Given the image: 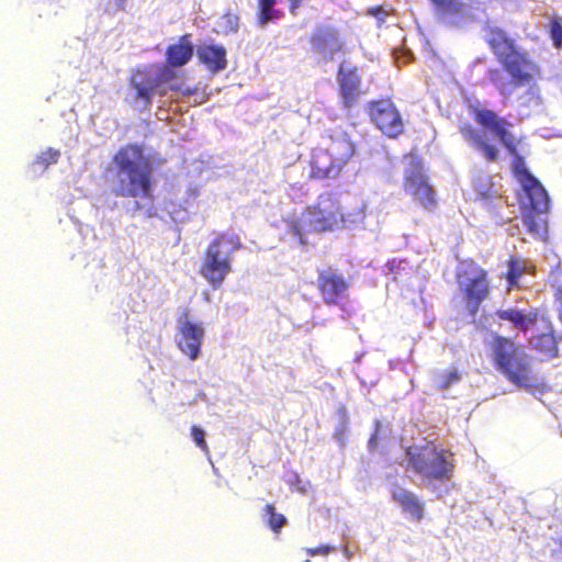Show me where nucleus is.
Listing matches in <instances>:
<instances>
[{
  "mask_svg": "<svg viewBox=\"0 0 562 562\" xmlns=\"http://www.w3.org/2000/svg\"><path fill=\"white\" fill-rule=\"evenodd\" d=\"M482 31L486 45L501 66L488 68L486 78L503 98H510L518 88L535 83L542 77L541 66L518 47L506 30L486 23Z\"/></svg>",
  "mask_w": 562,
  "mask_h": 562,
  "instance_id": "obj_1",
  "label": "nucleus"
},
{
  "mask_svg": "<svg viewBox=\"0 0 562 562\" xmlns=\"http://www.w3.org/2000/svg\"><path fill=\"white\" fill-rule=\"evenodd\" d=\"M105 179L116 198L148 203L155 200L154 162L142 144L121 146L112 157V167L105 169Z\"/></svg>",
  "mask_w": 562,
  "mask_h": 562,
  "instance_id": "obj_2",
  "label": "nucleus"
},
{
  "mask_svg": "<svg viewBox=\"0 0 562 562\" xmlns=\"http://www.w3.org/2000/svg\"><path fill=\"white\" fill-rule=\"evenodd\" d=\"M407 468L426 484L447 483L456 471L454 454L440 448L435 441L408 446L405 449Z\"/></svg>",
  "mask_w": 562,
  "mask_h": 562,
  "instance_id": "obj_3",
  "label": "nucleus"
},
{
  "mask_svg": "<svg viewBox=\"0 0 562 562\" xmlns=\"http://www.w3.org/2000/svg\"><path fill=\"white\" fill-rule=\"evenodd\" d=\"M356 154V144L346 132L330 136L326 147L310 153L307 177L314 181L338 178Z\"/></svg>",
  "mask_w": 562,
  "mask_h": 562,
  "instance_id": "obj_4",
  "label": "nucleus"
},
{
  "mask_svg": "<svg viewBox=\"0 0 562 562\" xmlns=\"http://www.w3.org/2000/svg\"><path fill=\"white\" fill-rule=\"evenodd\" d=\"M241 248V239L234 233H220L209 243L198 272L213 290L224 284L233 271L234 255Z\"/></svg>",
  "mask_w": 562,
  "mask_h": 562,
  "instance_id": "obj_5",
  "label": "nucleus"
},
{
  "mask_svg": "<svg viewBox=\"0 0 562 562\" xmlns=\"http://www.w3.org/2000/svg\"><path fill=\"white\" fill-rule=\"evenodd\" d=\"M492 349L496 369L509 382L525 389L535 385L528 356L513 339L497 335L493 338Z\"/></svg>",
  "mask_w": 562,
  "mask_h": 562,
  "instance_id": "obj_6",
  "label": "nucleus"
},
{
  "mask_svg": "<svg viewBox=\"0 0 562 562\" xmlns=\"http://www.w3.org/2000/svg\"><path fill=\"white\" fill-rule=\"evenodd\" d=\"M472 115L474 121L483 128H486L495 134L508 155L513 157L512 168L515 178L520 184L527 182L529 179L535 178L526 167L525 159L518 153L519 140L509 131L512 123L505 117L486 108H473Z\"/></svg>",
  "mask_w": 562,
  "mask_h": 562,
  "instance_id": "obj_7",
  "label": "nucleus"
},
{
  "mask_svg": "<svg viewBox=\"0 0 562 562\" xmlns=\"http://www.w3.org/2000/svg\"><path fill=\"white\" fill-rule=\"evenodd\" d=\"M456 282L467 314L475 317L491 294L487 271L474 260H464L457 268Z\"/></svg>",
  "mask_w": 562,
  "mask_h": 562,
  "instance_id": "obj_8",
  "label": "nucleus"
},
{
  "mask_svg": "<svg viewBox=\"0 0 562 562\" xmlns=\"http://www.w3.org/2000/svg\"><path fill=\"white\" fill-rule=\"evenodd\" d=\"M520 186L522 193L519 196V203L527 231L538 236L546 235L548 223L542 215L550 211V198L547 190L536 177Z\"/></svg>",
  "mask_w": 562,
  "mask_h": 562,
  "instance_id": "obj_9",
  "label": "nucleus"
},
{
  "mask_svg": "<svg viewBox=\"0 0 562 562\" xmlns=\"http://www.w3.org/2000/svg\"><path fill=\"white\" fill-rule=\"evenodd\" d=\"M303 215L306 216L308 232L317 234L342 229L349 221L333 193L319 195L315 204L305 207Z\"/></svg>",
  "mask_w": 562,
  "mask_h": 562,
  "instance_id": "obj_10",
  "label": "nucleus"
},
{
  "mask_svg": "<svg viewBox=\"0 0 562 562\" xmlns=\"http://www.w3.org/2000/svg\"><path fill=\"white\" fill-rule=\"evenodd\" d=\"M403 187L406 193L426 211L437 207L436 191L429 183L419 161H412L404 172Z\"/></svg>",
  "mask_w": 562,
  "mask_h": 562,
  "instance_id": "obj_11",
  "label": "nucleus"
},
{
  "mask_svg": "<svg viewBox=\"0 0 562 562\" xmlns=\"http://www.w3.org/2000/svg\"><path fill=\"white\" fill-rule=\"evenodd\" d=\"M154 66L136 68L130 76L128 85L132 89L131 101L140 104L142 110H148L156 93L164 97L166 89H159Z\"/></svg>",
  "mask_w": 562,
  "mask_h": 562,
  "instance_id": "obj_12",
  "label": "nucleus"
},
{
  "mask_svg": "<svg viewBox=\"0 0 562 562\" xmlns=\"http://www.w3.org/2000/svg\"><path fill=\"white\" fill-rule=\"evenodd\" d=\"M369 115L376 127L387 137H397L404 130L401 114L390 100L371 101Z\"/></svg>",
  "mask_w": 562,
  "mask_h": 562,
  "instance_id": "obj_13",
  "label": "nucleus"
},
{
  "mask_svg": "<svg viewBox=\"0 0 562 562\" xmlns=\"http://www.w3.org/2000/svg\"><path fill=\"white\" fill-rule=\"evenodd\" d=\"M316 286L326 305H337L347 297L350 283L333 268L317 270Z\"/></svg>",
  "mask_w": 562,
  "mask_h": 562,
  "instance_id": "obj_14",
  "label": "nucleus"
},
{
  "mask_svg": "<svg viewBox=\"0 0 562 562\" xmlns=\"http://www.w3.org/2000/svg\"><path fill=\"white\" fill-rule=\"evenodd\" d=\"M310 45L313 53L324 60H333L335 55L345 52V44L339 31L331 25L317 26L310 35Z\"/></svg>",
  "mask_w": 562,
  "mask_h": 562,
  "instance_id": "obj_15",
  "label": "nucleus"
},
{
  "mask_svg": "<svg viewBox=\"0 0 562 562\" xmlns=\"http://www.w3.org/2000/svg\"><path fill=\"white\" fill-rule=\"evenodd\" d=\"M204 338V328L200 324L192 323L184 314V319L179 324L178 347L190 360H195L201 352V345Z\"/></svg>",
  "mask_w": 562,
  "mask_h": 562,
  "instance_id": "obj_16",
  "label": "nucleus"
},
{
  "mask_svg": "<svg viewBox=\"0 0 562 562\" xmlns=\"http://www.w3.org/2000/svg\"><path fill=\"white\" fill-rule=\"evenodd\" d=\"M337 81L344 108L353 106L361 94V76L356 66L341 64L337 72Z\"/></svg>",
  "mask_w": 562,
  "mask_h": 562,
  "instance_id": "obj_17",
  "label": "nucleus"
},
{
  "mask_svg": "<svg viewBox=\"0 0 562 562\" xmlns=\"http://www.w3.org/2000/svg\"><path fill=\"white\" fill-rule=\"evenodd\" d=\"M196 57L205 68L217 74L227 67L226 48L217 44H203L198 47Z\"/></svg>",
  "mask_w": 562,
  "mask_h": 562,
  "instance_id": "obj_18",
  "label": "nucleus"
},
{
  "mask_svg": "<svg viewBox=\"0 0 562 562\" xmlns=\"http://www.w3.org/2000/svg\"><path fill=\"white\" fill-rule=\"evenodd\" d=\"M459 132L467 143L483 154L486 161L494 162L498 159V148L495 145L486 142L481 133L470 123L461 124L459 126Z\"/></svg>",
  "mask_w": 562,
  "mask_h": 562,
  "instance_id": "obj_19",
  "label": "nucleus"
},
{
  "mask_svg": "<svg viewBox=\"0 0 562 562\" xmlns=\"http://www.w3.org/2000/svg\"><path fill=\"white\" fill-rule=\"evenodd\" d=\"M194 53L191 35L180 36L177 43L171 44L166 49V63L171 67H183L187 65Z\"/></svg>",
  "mask_w": 562,
  "mask_h": 562,
  "instance_id": "obj_20",
  "label": "nucleus"
},
{
  "mask_svg": "<svg viewBox=\"0 0 562 562\" xmlns=\"http://www.w3.org/2000/svg\"><path fill=\"white\" fill-rule=\"evenodd\" d=\"M495 315L501 321H507L513 324L515 328L526 333L531 326L536 325L539 318L537 310H531L528 313H524L518 308H501L495 312Z\"/></svg>",
  "mask_w": 562,
  "mask_h": 562,
  "instance_id": "obj_21",
  "label": "nucleus"
},
{
  "mask_svg": "<svg viewBox=\"0 0 562 562\" xmlns=\"http://www.w3.org/2000/svg\"><path fill=\"white\" fill-rule=\"evenodd\" d=\"M173 68L175 67L169 66L167 63L166 65L159 66V70L156 72L159 89H162V85L168 83L171 91L180 92L183 95L194 94V88L183 85L184 75L177 72Z\"/></svg>",
  "mask_w": 562,
  "mask_h": 562,
  "instance_id": "obj_22",
  "label": "nucleus"
},
{
  "mask_svg": "<svg viewBox=\"0 0 562 562\" xmlns=\"http://www.w3.org/2000/svg\"><path fill=\"white\" fill-rule=\"evenodd\" d=\"M392 498L402 507L405 513L409 514L414 519H423L424 503L414 492L405 488H396L392 492Z\"/></svg>",
  "mask_w": 562,
  "mask_h": 562,
  "instance_id": "obj_23",
  "label": "nucleus"
},
{
  "mask_svg": "<svg viewBox=\"0 0 562 562\" xmlns=\"http://www.w3.org/2000/svg\"><path fill=\"white\" fill-rule=\"evenodd\" d=\"M530 345L544 359H552L559 356L558 341L551 328L547 333L532 336Z\"/></svg>",
  "mask_w": 562,
  "mask_h": 562,
  "instance_id": "obj_24",
  "label": "nucleus"
},
{
  "mask_svg": "<svg viewBox=\"0 0 562 562\" xmlns=\"http://www.w3.org/2000/svg\"><path fill=\"white\" fill-rule=\"evenodd\" d=\"M438 14L445 18L461 16L465 11V3L461 0H429Z\"/></svg>",
  "mask_w": 562,
  "mask_h": 562,
  "instance_id": "obj_25",
  "label": "nucleus"
},
{
  "mask_svg": "<svg viewBox=\"0 0 562 562\" xmlns=\"http://www.w3.org/2000/svg\"><path fill=\"white\" fill-rule=\"evenodd\" d=\"M277 0H258V23L261 26L267 25L273 20L283 16V12L274 9Z\"/></svg>",
  "mask_w": 562,
  "mask_h": 562,
  "instance_id": "obj_26",
  "label": "nucleus"
},
{
  "mask_svg": "<svg viewBox=\"0 0 562 562\" xmlns=\"http://www.w3.org/2000/svg\"><path fill=\"white\" fill-rule=\"evenodd\" d=\"M265 521L274 532L280 533L281 529L288 524V519L283 514L277 513L274 505L267 504L263 509Z\"/></svg>",
  "mask_w": 562,
  "mask_h": 562,
  "instance_id": "obj_27",
  "label": "nucleus"
},
{
  "mask_svg": "<svg viewBox=\"0 0 562 562\" xmlns=\"http://www.w3.org/2000/svg\"><path fill=\"white\" fill-rule=\"evenodd\" d=\"M59 158L60 151L49 147L36 156L32 167L37 168L40 171H45L49 166L57 164Z\"/></svg>",
  "mask_w": 562,
  "mask_h": 562,
  "instance_id": "obj_28",
  "label": "nucleus"
},
{
  "mask_svg": "<svg viewBox=\"0 0 562 562\" xmlns=\"http://www.w3.org/2000/svg\"><path fill=\"white\" fill-rule=\"evenodd\" d=\"M461 381V374L458 370H450L443 373H439L435 378V386L438 391H446L452 385H456Z\"/></svg>",
  "mask_w": 562,
  "mask_h": 562,
  "instance_id": "obj_29",
  "label": "nucleus"
},
{
  "mask_svg": "<svg viewBox=\"0 0 562 562\" xmlns=\"http://www.w3.org/2000/svg\"><path fill=\"white\" fill-rule=\"evenodd\" d=\"M218 27L224 34H234L237 33L239 29V16L237 13L226 12L224 13L220 21Z\"/></svg>",
  "mask_w": 562,
  "mask_h": 562,
  "instance_id": "obj_30",
  "label": "nucleus"
},
{
  "mask_svg": "<svg viewBox=\"0 0 562 562\" xmlns=\"http://www.w3.org/2000/svg\"><path fill=\"white\" fill-rule=\"evenodd\" d=\"M549 35L554 48L562 47V18L554 16L549 22Z\"/></svg>",
  "mask_w": 562,
  "mask_h": 562,
  "instance_id": "obj_31",
  "label": "nucleus"
},
{
  "mask_svg": "<svg viewBox=\"0 0 562 562\" xmlns=\"http://www.w3.org/2000/svg\"><path fill=\"white\" fill-rule=\"evenodd\" d=\"M508 270L506 272V280L508 282V289H512L513 286L518 284V280L521 276V269L518 263V260L514 257H510V259L507 261Z\"/></svg>",
  "mask_w": 562,
  "mask_h": 562,
  "instance_id": "obj_32",
  "label": "nucleus"
},
{
  "mask_svg": "<svg viewBox=\"0 0 562 562\" xmlns=\"http://www.w3.org/2000/svg\"><path fill=\"white\" fill-rule=\"evenodd\" d=\"M191 436L193 441L196 443L199 448H201V450H203L204 452H209V446L205 440V432L203 431L202 428L193 425L191 427Z\"/></svg>",
  "mask_w": 562,
  "mask_h": 562,
  "instance_id": "obj_33",
  "label": "nucleus"
},
{
  "mask_svg": "<svg viewBox=\"0 0 562 562\" xmlns=\"http://www.w3.org/2000/svg\"><path fill=\"white\" fill-rule=\"evenodd\" d=\"M290 232L299 240L300 245H307L305 233L300 222L292 221L290 224Z\"/></svg>",
  "mask_w": 562,
  "mask_h": 562,
  "instance_id": "obj_34",
  "label": "nucleus"
},
{
  "mask_svg": "<svg viewBox=\"0 0 562 562\" xmlns=\"http://www.w3.org/2000/svg\"><path fill=\"white\" fill-rule=\"evenodd\" d=\"M335 551V548L331 547V546H327V544H322V546H318L316 548H310L307 549V553L312 557L314 555H318V554H322V555H326L330 552H334Z\"/></svg>",
  "mask_w": 562,
  "mask_h": 562,
  "instance_id": "obj_35",
  "label": "nucleus"
},
{
  "mask_svg": "<svg viewBox=\"0 0 562 562\" xmlns=\"http://www.w3.org/2000/svg\"><path fill=\"white\" fill-rule=\"evenodd\" d=\"M554 299L559 304L558 307V318L562 323V285L558 286L554 292Z\"/></svg>",
  "mask_w": 562,
  "mask_h": 562,
  "instance_id": "obj_36",
  "label": "nucleus"
},
{
  "mask_svg": "<svg viewBox=\"0 0 562 562\" xmlns=\"http://www.w3.org/2000/svg\"><path fill=\"white\" fill-rule=\"evenodd\" d=\"M368 14L375 16V18H383L387 13L382 5H375V7L368 9Z\"/></svg>",
  "mask_w": 562,
  "mask_h": 562,
  "instance_id": "obj_37",
  "label": "nucleus"
},
{
  "mask_svg": "<svg viewBox=\"0 0 562 562\" xmlns=\"http://www.w3.org/2000/svg\"><path fill=\"white\" fill-rule=\"evenodd\" d=\"M376 442H378V434L376 431L371 436V438L369 439V448L372 450L376 447Z\"/></svg>",
  "mask_w": 562,
  "mask_h": 562,
  "instance_id": "obj_38",
  "label": "nucleus"
},
{
  "mask_svg": "<svg viewBox=\"0 0 562 562\" xmlns=\"http://www.w3.org/2000/svg\"><path fill=\"white\" fill-rule=\"evenodd\" d=\"M135 210H142V205L138 202L135 203Z\"/></svg>",
  "mask_w": 562,
  "mask_h": 562,
  "instance_id": "obj_39",
  "label": "nucleus"
}]
</instances>
